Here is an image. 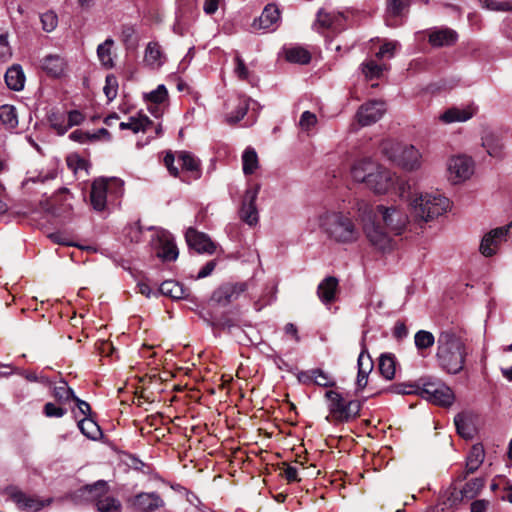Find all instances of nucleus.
Listing matches in <instances>:
<instances>
[{
    "label": "nucleus",
    "mask_w": 512,
    "mask_h": 512,
    "mask_svg": "<svg viewBox=\"0 0 512 512\" xmlns=\"http://www.w3.org/2000/svg\"><path fill=\"white\" fill-rule=\"evenodd\" d=\"M409 224V217L397 205H377L373 219L363 224V232L375 249L386 252L394 245V237L402 235Z\"/></svg>",
    "instance_id": "1"
},
{
    "label": "nucleus",
    "mask_w": 512,
    "mask_h": 512,
    "mask_svg": "<svg viewBox=\"0 0 512 512\" xmlns=\"http://www.w3.org/2000/svg\"><path fill=\"white\" fill-rule=\"evenodd\" d=\"M350 175L353 181L363 183L365 187L377 195H384L392 191L397 174L372 160L361 158L351 165Z\"/></svg>",
    "instance_id": "2"
},
{
    "label": "nucleus",
    "mask_w": 512,
    "mask_h": 512,
    "mask_svg": "<svg viewBox=\"0 0 512 512\" xmlns=\"http://www.w3.org/2000/svg\"><path fill=\"white\" fill-rule=\"evenodd\" d=\"M319 227L333 242L351 244L360 237V230L349 211H345L341 204L326 209L319 217Z\"/></svg>",
    "instance_id": "3"
},
{
    "label": "nucleus",
    "mask_w": 512,
    "mask_h": 512,
    "mask_svg": "<svg viewBox=\"0 0 512 512\" xmlns=\"http://www.w3.org/2000/svg\"><path fill=\"white\" fill-rule=\"evenodd\" d=\"M436 343L438 366L449 374L460 373L468 354L465 340L453 329H446L439 333Z\"/></svg>",
    "instance_id": "4"
},
{
    "label": "nucleus",
    "mask_w": 512,
    "mask_h": 512,
    "mask_svg": "<svg viewBox=\"0 0 512 512\" xmlns=\"http://www.w3.org/2000/svg\"><path fill=\"white\" fill-rule=\"evenodd\" d=\"M409 207L416 221L426 223L445 213L450 201L439 192L414 193L409 199Z\"/></svg>",
    "instance_id": "5"
},
{
    "label": "nucleus",
    "mask_w": 512,
    "mask_h": 512,
    "mask_svg": "<svg viewBox=\"0 0 512 512\" xmlns=\"http://www.w3.org/2000/svg\"><path fill=\"white\" fill-rule=\"evenodd\" d=\"M380 150L388 160L406 171H415L421 168L422 154L411 144L386 139L381 142Z\"/></svg>",
    "instance_id": "6"
},
{
    "label": "nucleus",
    "mask_w": 512,
    "mask_h": 512,
    "mask_svg": "<svg viewBox=\"0 0 512 512\" xmlns=\"http://www.w3.org/2000/svg\"><path fill=\"white\" fill-rule=\"evenodd\" d=\"M123 181L119 178H98L91 185L90 201L93 208L103 211L108 200H116L123 195Z\"/></svg>",
    "instance_id": "7"
},
{
    "label": "nucleus",
    "mask_w": 512,
    "mask_h": 512,
    "mask_svg": "<svg viewBox=\"0 0 512 512\" xmlns=\"http://www.w3.org/2000/svg\"><path fill=\"white\" fill-rule=\"evenodd\" d=\"M328 400V409L333 420L346 422L358 415L360 404L357 401L345 400L340 393L329 390L325 393Z\"/></svg>",
    "instance_id": "8"
},
{
    "label": "nucleus",
    "mask_w": 512,
    "mask_h": 512,
    "mask_svg": "<svg viewBox=\"0 0 512 512\" xmlns=\"http://www.w3.org/2000/svg\"><path fill=\"white\" fill-rule=\"evenodd\" d=\"M175 161H177L181 166L183 172L190 173L191 178H200V161L194 155L187 151L177 152L176 155L171 152L166 153L164 157V165L172 176L178 177L180 175V170L174 165Z\"/></svg>",
    "instance_id": "9"
},
{
    "label": "nucleus",
    "mask_w": 512,
    "mask_h": 512,
    "mask_svg": "<svg viewBox=\"0 0 512 512\" xmlns=\"http://www.w3.org/2000/svg\"><path fill=\"white\" fill-rule=\"evenodd\" d=\"M419 396L440 406H450L454 401L453 391L444 383L431 379H421Z\"/></svg>",
    "instance_id": "10"
},
{
    "label": "nucleus",
    "mask_w": 512,
    "mask_h": 512,
    "mask_svg": "<svg viewBox=\"0 0 512 512\" xmlns=\"http://www.w3.org/2000/svg\"><path fill=\"white\" fill-rule=\"evenodd\" d=\"M474 161L466 155L453 156L448 160L449 180L454 184L468 180L474 173Z\"/></svg>",
    "instance_id": "11"
},
{
    "label": "nucleus",
    "mask_w": 512,
    "mask_h": 512,
    "mask_svg": "<svg viewBox=\"0 0 512 512\" xmlns=\"http://www.w3.org/2000/svg\"><path fill=\"white\" fill-rule=\"evenodd\" d=\"M512 236V225L498 227L485 234L480 243V252L490 257L498 251L500 245Z\"/></svg>",
    "instance_id": "12"
},
{
    "label": "nucleus",
    "mask_w": 512,
    "mask_h": 512,
    "mask_svg": "<svg viewBox=\"0 0 512 512\" xmlns=\"http://www.w3.org/2000/svg\"><path fill=\"white\" fill-rule=\"evenodd\" d=\"M6 495L19 509L30 512H37L50 504L49 499H41L37 495L27 494L17 487L7 488Z\"/></svg>",
    "instance_id": "13"
},
{
    "label": "nucleus",
    "mask_w": 512,
    "mask_h": 512,
    "mask_svg": "<svg viewBox=\"0 0 512 512\" xmlns=\"http://www.w3.org/2000/svg\"><path fill=\"white\" fill-rule=\"evenodd\" d=\"M386 112V105L381 100H370L361 105L356 113L357 123L361 126H369L379 121Z\"/></svg>",
    "instance_id": "14"
},
{
    "label": "nucleus",
    "mask_w": 512,
    "mask_h": 512,
    "mask_svg": "<svg viewBox=\"0 0 512 512\" xmlns=\"http://www.w3.org/2000/svg\"><path fill=\"white\" fill-rule=\"evenodd\" d=\"M459 482L460 481H458L456 478L451 487L450 496L448 497V500L452 504L459 503L464 499L475 498L485 485V480L483 478H473L467 483H465L462 487L457 486Z\"/></svg>",
    "instance_id": "15"
},
{
    "label": "nucleus",
    "mask_w": 512,
    "mask_h": 512,
    "mask_svg": "<svg viewBox=\"0 0 512 512\" xmlns=\"http://www.w3.org/2000/svg\"><path fill=\"white\" fill-rule=\"evenodd\" d=\"M132 508L138 512H154L165 506L162 497L156 492H141L130 499Z\"/></svg>",
    "instance_id": "16"
},
{
    "label": "nucleus",
    "mask_w": 512,
    "mask_h": 512,
    "mask_svg": "<svg viewBox=\"0 0 512 512\" xmlns=\"http://www.w3.org/2000/svg\"><path fill=\"white\" fill-rule=\"evenodd\" d=\"M258 193L259 186L247 189L240 210V218L250 226L256 225L259 220L258 211L255 204Z\"/></svg>",
    "instance_id": "17"
},
{
    "label": "nucleus",
    "mask_w": 512,
    "mask_h": 512,
    "mask_svg": "<svg viewBox=\"0 0 512 512\" xmlns=\"http://www.w3.org/2000/svg\"><path fill=\"white\" fill-rule=\"evenodd\" d=\"M481 146L487 154L497 160H503L507 156L503 137L494 132H486L481 138Z\"/></svg>",
    "instance_id": "18"
},
{
    "label": "nucleus",
    "mask_w": 512,
    "mask_h": 512,
    "mask_svg": "<svg viewBox=\"0 0 512 512\" xmlns=\"http://www.w3.org/2000/svg\"><path fill=\"white\" fill-rule=\"evenodd\" d=\"M345 21L346 18L343 13L320 9L317 13L314 27L317 30L330 29L332 31H341L344 28Z\"/></svg>",
    "instance_id": "19"
},
{
    "label": "nucleus",
    "mask_w": 512,
    "mask_h": 512,
    "mask_svg": "<svg viewBox=\"0 0 512 512\" xmlns=\"http://www.w3.org/2000/svg\"><path fill=\"white\" fill-rule=\"evenodd\" d=\"M186 241L188 245L198 253H214L216 246L211 239L204 233L189 228L186 232Z\"/></svg>",
    "instance_id": "20"
},
{
    "label": "nucleus",
    "mask_w": 512,
    "mask_h": 512,
    "mask_svg": "<svg viewBox=\"0 0 512 512\" xmlns=\"http://www.w3.org/2000/svg\"><path fill=\"white\" fill-rule=\"evenodd\" d=\"M245 290V283L224 284L214 291L212 299L220 305H227L238 299Z\"/></svg>",
    "instance_id": "21"
},
{
    "label": "nucleus",
    "mask_w": 512,
    "mask_h": 512,
    "mask_svg": "<svg viewBox=\"0 0 512 512\" xmlns=\"http://www.w3.org/2000/svg\"><path fill=\"white\" fill-rule=\"evenodd\" d=\"M476 111L477 109L473 105L451 107L439 116V120L445 124L465 122L471 119L475 115Z\"/></svg>",
    "instance_id": "22"
},
{
    "label": "nucleus",
    "mask_w": 512,
    "mask_h": 512,
    "mask_svg": "<svg viewBox=\"0 0 512 512\" xmlns=\"http://www.w3.org/2000/svg\"><path fill=\"white\" fill-rule=\"evenodd\" d=\"M485 457L484 449L482 445L476 444L471 448L469 455L466 459L465 470L461 471L457 475L458 481H464L469 474L474 473L483 463Z\"/></svg>",
    "instance_id": "23"
},
{
    "label": "nucleus",
    "mask_w": 512,
    "mask_h": 512,
    "mask_svg": "<svg viewBox=\"0 0 512 512\" xmlns=\"http://www.w3.org/2000/svg\"><path fill=\"white\" fill-rule=\"evenodd\" d=\"M338 288V279L333 276H328L319 283L317 287V295L322 303L328 305L336 300Z\"/></svg>",
    "instance_id": "24"
},
{
    "label": "nucleus",
    "mask_w": 512,
    "mask_h": 512,
    "mask_svg": "<svg viewBox=\"0 0 512 512\" xmlns=\"http://www.w3.org/2000/svg\"><path fill=\"white\" fill-rule=\"evenodd\" d=\"M298 378L303 383L312 382L321 387L335 386V380L333 377L319 368L301 372Z\"/></svg>",
    "instance_id": "25"
},
{
    "label": "nucleus",
    "mask_w": 512,
    "mask_h": 512,
    "mask_svg": "<svg viewBox=\"0 0 512 512\" xmlns=\"http://www.w3.org/2000/svg\"><path fill=\"white\" fill-rule=\"evenodd\" d=\"M166 61V56L158 42H149L144 52V62L152 69L160 68Z\"/></svg>",
    "instance_id": "26"
},
{
    "label": "nucleus",
    "mask_w": 512,
    "mask_h": 512,
    "mask_svg": "<svg viewBox=\"0 0 512 512\" xmlns=\"http://www.w3.org/2000/svg\"><path fill=\"white\" fill-rule=\"evenodd\" d=\"M457 433L465 438L471 439L475 433L474 414L471 412H461L454 418Z\"/></svg>",
    "instance_id": "27"
},
{
    "label": "nucleus",
    "mask_w": 512,
    "mask_h": 512,
    "mask_svg": "<svg viewBox=\"0 0 512 512\" xmlns=\"http://www.w3.org/2000/svg\"><path fill=\"white\" fill-rule=\"evenodd\" d=\"M280 20V11L275 4H268L265 6L259 19L254 22L253 26L264 30L272 29Z\"/></svg>",
    "instance_id": "28"
},
{
    "label": "nucleus",
    "mask_w": 512,
    "mask_h": 512,
    "mask_svg": "<svg viewBox=\"0 0 512 512\" xmlns=\"http://www.w3.org/2000/svg\"><path fill=\"white\" fill-rule=\"evenodd\" d=\"M78 493L79 497L84 500L97 504L99 499L108 494V485L105 481L100 480L94 484L84 486L78 491Z\"/></svg>",
    "instance_id": "29"
},
{
    "label": "nucleus",
    "mask_w": 512,
    "mask_h": 512,
    "mask_svg": "<svg viewBox=\"0 0 512 512\" xmlns=\"http://www.w3.org/2000/svg\"><path fill=\"white\" fill-rule=\"evenodd\" d=\"M457 38V33L450 28L435 29L429 34V43L434 47L450 46Z\"/></svg>",
    "instance_id": "30"
},
{
    "label": "nucleus",
    "mask_w": 512,
    "mask_h": 512,
    "mask_svg": "<svg viewBox=\"0 0 512 512\" xmlns=\"http://www.w3.org/2000/svg\"><path fill=\"white\" fill-rule=\"evenodd\" d=\"M5 83L7 87L14 91H21L25 84V74L20 65L11 66L5 73Z\"/></svg>",
    "instance_id": "31"
},
{
    "label": "nucleus",
    "mask_w": 512,
    "mask_h": 512,
    "mask_svg": "<svg viewBox=\"0 0 512 512\" xmlns=\"http://www.w3.org/2000/svg\"><path fill=\"white\" fill-rule=\"evenodd\" d=\"M162 295L174 300L185 299L189 296V290L174 280L164 281L159 288Z\"/></svg>",
    "instance_id": "32"
},
{
    "label": "nucleus",
    "mask_w": 512,
    "mask_h": 512,
    "mask_svg": "<svg viewBox=\"0 0 512 512\" xmlns=\"http://www.w3.org/2000/svg\"><path fill=\"white\" fill-rule=\"evenodd\" d=\"M43 69L53 77H60L66 69V61L60 55H48L43 60Z\"/></svg>",
    "instance_id": "33"
},
{
    "label": "nucleus",
    "mask_w": 512,
    "mask_h": 512,
    "mask_svg": "<svg viewBox=\"0 0 512 512\" xmlns=\"http://www.w3.org/2000/svg\"><path fill=\"white\" fill-rule=\"evenodd\" d=\"M152 126H154V123L144 114L130 117L128 122H121L119 124L121 130L130 129L133 133L147 132Z\"/></svg>",
    "instance_id": "34"
},
{
    "label": "nucleus",
    "mask_w": 512,
    "mask_h": 512,
    "mask_svg": "<svg viewBox=\"0 0 512 512\" xmlns=\"http://www.w3.org/2000/svg\"><path fill=\"white\" fill-rule=\"evenodd\" d=\"M157 256L163 261H174L178 257V249L170 236L164 235L160 238V248L157 251Z\"/></svg>",
    "instance_id": "35"
},
{
    "label": "nucleus",
    "mask_w": 512,
    "mask_h": 512,
    "mask_svg": "<svg viewBox=\"0 0 512 512\" xmlns=\"http://www.w3.org/2000/svg\"><path fill=\"white\" fill-rule=\"evenodd\" d=\"M0 122L7 130H14L18 126V114L13 105L0 106Z\"/></svg>",
    "instance_id": "36"
},
{
    "label": "nucleus",
    "mask_w": 512,
    "mask_h": 512,
    "mask_svg": "<svg viewBox=\"0 0 512 512\" xmlns=\"http://www.w3.org/2000/svg\"><path fill=\"white\" fill-rule=\"evenodd\" d=\"M259 166L258 155L254 148L247 147L242 154V169L245 175L253 174Z\"/></svg>",
    "instance_id": "37"
},
{
    "label": "nucleus",
    "mask_w": 512,
    "mask_h": 512,
    "mask_svg": "<svg viewBox=\"0 0 512 512\" xmlns=\"http://www.w3.org/2000/svg\"><path fill=\"white\" fill-rule=\"evenodd\" d=\"M285 57L287 61L297 64H308L311 60L309 51L299 46L287 48Z\"/></svg>",
    "instance_id": "38"
},
{
    "label": "nucleus",
    "mask_w": 512,
    "mask_h": 512,
    "mask_svg": "<svg viewBox=\"0 0 512 512\" xmlns=\"http://www.w3.org/2000/svg\"><path fill=\"white\" fill-rule=\"evenodd\" d=\"M114 41L111 38L106 39L102 44L97 47V56L101 64L110 69L113 67V59H112V46Z\"/></svg>",
    "instance_id": "39"
},
{
    "label": "nucleus",
    "mask_w": 512,
    "mask_h": 512,
    "mask_svg": "<svg viewBox=\"0 0 512 512\" xmlns=\"http://www.w3.org/2000/svg\"><path fill=\"white\" fill-rule=\"evenodd\" d=\"M78 427L87 438L96 440L101 435L99 425L91 418L84 417L78 422Z\"/></svg>",
    "instance_id": "40"
},
{
    "label": "nucleus",
    "mask_w": 512,
    "mask_h": 512,
    "mask_svg": "<svg viewBox=\"0 0 512 512\" xmlns=\"http://www.w3.org/2000/svg\"><path fill=\"white\" fill-rule=\"evenodd\" d=\"M414 343L418 351L431 348L435 343L434 335L426 330H419L414 336Z\"/></svg>",
    "instance_id": "41"
},
{
    "label": "nucleus",
    "mask_w": 512,
    "mask_h": 512,
    "mask_svg": "<svg viewBox=\"0 0 512 512\" xmlns=\"http://www.w3.org/2000/svg\"><path fill=\"white\" fill-rule=\"evenodd\" d=\"M386 68V65H380L374 60H368L362 64V73L367 80L378 79Z\"/></svg>",
    "instance_id": "42"
},
{
    "label": "nucleus",
    "mask_w": 512,
    "mask_h": 512,
    "mask_svg": "<svg viewBox=\"0 0 512 512\" xmlns=\"http://www.w3.org/2000/svg\"><path fill=\"white\" fill-rule=\"evenodd\" d=\"M99 512H119L121 504L113 496L107 494L95 504Z\"/></svg>",
    "instance_id": "43"
},
{
    "label": "nucleus",
    "mask_w": 512,
    "mask_h": 512,
    "mask_svg": "<svg viewBox=\"0 0 512 512\" xmlns=\"http://www.w3.org/2000/svg\"><path fill=\"white\" fill-rule=\"evenodd\" d=\"M379 371L387 380L395 375V360L391 355H382L379 359Z\"/></svg>",
    "instance_id": "44"
},
{
    "label": "nucleus",
    "mask_w": 512,
    "mask_h": 512,
    "mask_svg": "<svg viewBox=\"0 0 512 512\" xmlns=\"http://www.w3.org/2000/svg\"><path fill=\"white\" fill-rule=\"evenodd\" d=\"M421 388L420 384L415 383H398L394 384L389 388V391L394 394H401V395H419Z\"/></svg>",
    "instance_id": "45"
},
{
    "label": "nucleus",
    "mask_w": 512,
    "mask_h": 512,
    "mask_svg": "<svg viewBox=\"0 0 512 512\" xmlns=\"http://www.w3.org/2000/svg\"><path fill=\"white\" fill-rule=\"evenodd\" d=\"M51 127L59 134L63 135L67 132L65 116L61 113L51 112L48 116Z\"/></svg>",
    "instance_id": "46"
},
{
    "label": "nucleus",
    "mask_w": 512,
    "mask_h": 512,
    "mask_svg": "<svg viewBox=\"0 0 512 512\" xmlns=\"http://www.w3.org/2000/svg\"><path fill=\"white\" fill-rule=\"evenodd\" d=\"M249 102H250V100L248 98L240 97L238 99L235 113L232 112L228 116L227 120L231 123H236V122L240 121L247 113V110L249 107Z\"/></svg>",
    "instance_id": "47"
},
{
    "label": "nucleus",
    "mask_w": 512,
    "mask_h": 512,
    "mask_svg": "<svg viewBox=\"0 0 512 512\" xmlns=\"http://www.w3.org/2000/svg\"><path fill=\"white\" fill-rule=\"evenodd\" d=\"M40 21L42 29L50 33L54 31L58 25V16L54 11L49 10L40 15Z\"/></svg>",
    "instance_id": "48"
},
{
    "label": "nucleus",
    "mask_w": 512,
    "mask_h": 512,
    "mask_svg": "<svg viewBox=\"0 0 512 512\" xmlns=\"http://www.w3.org/2000/svg\"><path fill=\"white\" fill-rule=\"evenodd\" d=\"M168 91L164 85H159L155 90L145 94V100L152 104H162L167 100Z\"/></svg>",
    "instance_id": "49"
},
{
    "label": "nucleus",
    "mask_w": 512,
    "mask_h": 512,
    "mask_svg": "<svg viewBox=\"0 0 512 512\" xmlns=\"http://www.w3.org/2000/svg\"><path fill=\"white\" fill-rule=\"evenodd\" d=\"M351 208L355 210L359 217L361 218L362 225L364 222H368V220L365 219V216L371 212V205L368 201L364 199L355 198L351 203Z\"/></svg>",
    "instance_id": "50"
},
{
    "label": "nucleus",
    "mask_w": 512,
    "mask_h": 512,
    "mask_svg": "<svg viewBox=\"0 0 512 512\" xmlns=\"http://www.w3.org/2000/svg\"><path fill=\"white\" fill-rule=\"evenodd\" d=\"M396 191V193L399 195L402 199H407L409 201L410 197L414 195V193H411V184L408 180L401 179L397 176V182L392 189Z\"/></svg>",
    "instance_id": "51"
},
{
    "label": "nucleus",
    "mask_w": 512,
    "mask_h": 512,
    "mask_svg": "<svg viewBox=\"0 0 512 512\" xmlns=\"http://www.w3.org/2000/svg\"><path fill=\"white\" fill-rule=\"evenodd\" d=\"M53 395L59 401L67 402L74 398L73 390L68 387L65 382H61L58 386H55Z\"/></svg>",
    "instance_id": "52"
},
{
    "label": "nucleus",
    "mask_w": 512,
    "mask_h": 512,
    "mask_svg": "<svg viewBox=\"0 0 512 512\" xmlns=\"http://www.w3.org/2000/svg\"><path fill=\"white\" fill-rule=\"evenodd\" d=\"M103 91L109 101H112L116 98L118 91V82L115 76L108 75L106 77Z\"/></svg>",
    "instance_id": "53"
},
{
    "label": "nucleus",
    "mask_w": 512,
    "mask_h": 512,
    "mask_svg": "<svg viewBox=\"0 0 512 512\" xmlns=\"http://www.w3.org/2000/svg\"><path fill=\"white\" fill-rule=\"evenodd\" d=\"M411 0H387V11L392 16H399L409 6Z\"/></svg>",
    "instance_id": "54"
},
{
    "label": "nucleus",
    "mask_w": 512,
    "mask_h": 512,
    "mask_svg": "<svg viewBox=\"0 0 512 512\" xmlns=\"http://www.w3.org/2000/svg\"><path fill=\"white\" fill-rule=\"evenodd\" d=\"M397 42H385L376 53L378 59L392 58L397 48Z\"/></svg>",
    "instance_id": "55"
},
{
    "label": "nucleus",
    "mask_w": 512,
    "mask_h": 512,
    "mask_svg": "<svg viewBox=\"0 0 512 512\" xmlns=\"http://www.w3.org/2000/svg\"><path fill=\"white\" fill-rule=\"evenodd\" d=\"M483 7L492 11H510L512 4L509 2H498L496 0H482Z\"/></svg>",
    "instance_id": "56"
},
{
    "label": "nucleus",
    "mask_w": 512,
    "mask_h": 512,
    "mask_svg": "<svg viewBox=\"0 0 512 512\" xmlns=\"http://www.w3.org/2000/svg\"><path fill=\"white\" fill-rule=\"evenodd\" d=\"M69 138L79 143H87L90 141L98 140V135L90 134L82 130H75L69 135Z\"/></svg>",
    "instance_id": "57"
},
{
    "label": "nucleus",
    "mask_w": 512,
    "mask_h": 512,
    "mask_svg": "<svg viewBox=\"0 0 512 512\" xmlns=\"http://www.w3.org/2000/svg\"><path fill=\"white\" fill-rule=\"evenodd\" d=\"M235 68L234 73L237 75V77L241 80H247L249 77V71L246 67L244 60L240 57V55L237 53L235 55Z\"/></svg>",
    "instance_id": "58"
},
{
    "label": "nucleus",
    "mask_w": 512,
    "mask_h": 512,
    "mask_svg": "<svg viewBox=\"0 0 512 512\" xmlns=\"http://www.w3.org/2000/svg\"><path fill=\"white\" fill-rule=\"evenodd\" d=\"M12 52L8 43L7 35L0 34V61H7L11 58Z\"/></svg>",
    "instance_id": "59"
},
{
    "label": "nucleus",
    "mask_w": 512,
    "mask_h": 512,
    "mask_svg": "<svg viewBox=\"0 0 512 512\" xmlns=\"http://www.w3.org/2000/svg\"><path fill=\"white\" fill-rule=\"evenodd\" d=\"M316 123L317 117L314 113H311L309 111H305L302 113L299 124L303 130H309Z\"/></svg>",
    "instance_id": "60"
},
{
    "label": "nucleus",
    "mask_w": 512,
    "mask_h": 512,
    "mask_svg": "<svg viewBox=\"0 0 512 512\" xmlns=\"http://www.w3.org/2000/svg\"><path fill=\"white\" fill-rule=\"evenodd\" d=\"M281 475L288 481V482H297L300 481L298 478V470L296 467L290 466L286 463H283V467L281 468Z\"/></svg>",
    "instance_id": "61"
},
{
    "label": "nucleus",
    "mask_w": 512,
    "mask_h": 512,
    "mask_svg": "<svg viewBox=\"0 0 512 512\" xmlns=\"http://www.w3.org/2000/svg\"><path fill=\"white\" fill-rule=\"evenodd\" d=\"M65 409L56 406L55 404L49 402L44 406V414L47 417H57L60 418L65 414Z\"/></svg>",
    "instance_id": "62"
},
{
    "label": "nucleus",
    "mask_w": 512,
    "mask_h": 512,
    "mask_svg": "<svg viewBox=\"0 0 512 512\" xmlns=\"http://www.w3.org/2000/svg\"><path fill=\"white\" fill-rule=\"evenodd\" d=\"M372 370L371 359H366L365 370L358 371L357 384L359 387H365L367 384L368 374Z\"/></svg>",
    "instance_id": "63"
},
{
    "label": "nucleus",
    "mask_w": 512,
    "mask_h": 512,
    "mask_svg": "<svg viewBox=\"0 0 512 512\" xmlns=\"http://www.w3.org/2000/svg\"><path fill=\"white\" fill-rule=\"evenodd\" d=\"M83 120H84V116L80 111L72 110L67 115L66 126H68V129H69L73 126L81 124L83 122Z\"/></svg>",
    "instance_id": "64"
}]
</instances>
